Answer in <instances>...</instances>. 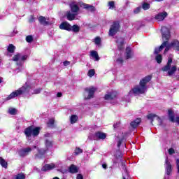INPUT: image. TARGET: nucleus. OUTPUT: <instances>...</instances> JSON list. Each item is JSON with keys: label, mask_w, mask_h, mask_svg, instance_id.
Segmentation results:
<instances>
[{"label": "nucleus", "mask_w": 179, "mask_h": 179, "mask_svg": "<svg viewBox=\"0 0 179 179\" xmlns=\"http://www.w3.org/2000/svg\"><path fill=\"white\" fill-rule=\"evenodd\" d=\"M152 80V76H147L143 78L140 82L139 85L135 86L131 90L129 91V96L134 94L135 96L138 94H143L148 92V85H146L149 82Z\"/></svg>", "instance_id": "1"}, {"label": "nucleus", "mask_w": 179, "mask_h": 179, "mask_svg": "<svg viewBox=\"0 0 179 179\" xmlns=\"http://www.w3.org/2000/svg\"><path fill=\"white\" fill-rule=\"evenodd\" d=\"M161 33L162 36V40L164 43L160 45L159 48H156L155 50L154 53L155 54H159L163 48H166V45H167L169 43V40H170V37L171 35L170 34V29L167 28L166 27H162L161 29Z\"/></svg>", "instance_id": "2"}, {"label": "nucleus", "mask_w": 179, "mask_h": 179, "mask_svg": "<svg viewBox=\"0 0 179 179\" xmlns=\"http://www.w3.org/2000/svg\"><path fill=\"white\" fill-rule=\"evenodd\" d=\"M171 64H173V55H169L166 65L162 69L163 72H167L168 76H173L177 72V66H171Z\"/></svg>", "instance_id": "3"}, {"label": "nucleus", "mask_w": 179, "mask_h": 179, "mask_svg": "<svg viewBox=\"0 0 179 179\" xmlns=\"http://www.w3.org/2000/svg\"><path fill=\"white\" fill-rule=\"evenodd\" d=\"M30 90V87L29 86V83H26L24 86L18 90L13 92L8 96L6 98V100H12V99H15V97H18V96H22V94L24 93H27Z\"/></svg>", "instance_id": "4"}, {"label": "nucleus", "mask_w": 179, "mask_h": 179, "mask_svg": "<svg viewBox=\"0 0 179 179\" xmlns=\"http://www.w3.org/2000/svg\"><path fill=\"white\" fill-rule=\"evenodd\" d=\"M45 145L46 149L40 150L38 148V153L35 155L36 159H42L43 156H44V155H45V153L47 152V150L52 148V141H51V139L50 138H45Z\"/></svg>", "instance_id": "5"}, {"label": "nucleus", "mask_w": 179, "mask_h": 179, "mask_svg": "<svg viewBox=\"0 0 179 179\" xmlns=\"http://www.w3.org/2000/svg\"><path fill=\"white\" fill-rule=\"evenodd\" d=\"M24 134L26 135L27 138H30L31 135L33 136H38V134H40V127H33V126H30L24 129Z\"/></svg>", "instance_id": "6"}, {"label": "nucleus", "mask_w": 179, "mask_h": 179, "mask_svg": "<svg viewBox=\"0 0 179 179\" xmlns=\"http://www.w3.org/2000/svg\"><path fill=\"white\" fill-rule=\"evenodd\" d=\"M97 91V88L94 87H90L85 89L84 99L85 100H90L93 99L94 92Z\"/></svg>", "instance_id": "7"}, {"label": "nucleus", "mask_w": 179, "mask_h": 179, "mask_svg": "<svg viewBox=\"0 0 179 179\" xmlns=\"http://www.w3.org/2000/svg\"><path fill=\"white\" fill-rule=\"evenodd\" d=\"M26 59H27V55H24L20 53H17L13 57V61L17 62V65H18V66H22Z\"/></svg>", "instance_id": "8"}, {"label": "nucleus", "mask_w": 179, "mask_h": 179, "mask_svg": "<svg viewBox=\"0 0 179 179\" xmlns=\"http://www.w3.org/2000/svg\"><path fill=\"white\" fill-rule=\"evenodd\" d=\"M33 149H37V146L34 145L32 148L28 147L26 148H22L18 151V155L20 156V157H26V156H28Z\"/></svg>", "instance_id": "9"}, {"label": "nucleus", "mask_w": 179, "mask_h": 179, "mask_svg": "<svg viewBox=\"0 0 179 179\" xmlns=\"http://www.w3.org/2000/svg\"><path fill=\"white\" fill-rule=\"evenodd\" d=\"M120 30V23L118 22H114L110 29H109V36L110 37H113V36H115L117 33H118V31Z\"/></svg>", "instance_id": "10"}, {"label": "nucleus", "mask_w": 179, "mask_h": 179, "mask_svg": "<svg viewBox=\"0 0 179 179\" xmlns=\"http://www.w3.org/2000/svg\"><path fill=\"white\" fill-rule=\"evenodd\" d=\"M104 99L109 101H111V100H115V99H117V92L115 91L108 92L105 94Z\"/></svg>", "instance_id": "11"}, {"label": "nucleus", "mask_w": 179, "mask_h": 179, "mask_svg": "<svg viewBox=\"0 0 179 179\" xmlns=\"http://www.w3.org/2000/svg\"><path fill=\"white\" fill-rule=\"evenodd\" d=\"M168 13L166 11H164L162 13H159L157 14L155 17V20H157V22H163L164 18L168 16Z\"/></svg>", "instance_id": "12"}, {"label": "nucleus", "mask_w": 179, "mask_h": 179, "mask_svg": "<svg viewBox=\"0 0 179 179\" xmlns=\"http://www.w3.org/2000/svg\"><path fill=\"white\" fill-rule=\"evenodd\" d=\"M59 29H61V30H66L67 31H72V26H71V24H69L68 22H62L59 26Z\"/></svg>", "instance_id": "13"}, {"label": "nucleus", "mask_w": 179, "mask_h": 179, "mask_svg": "<svg viewBox=\"0 0 179 179\" xmlns=\"http://www.w3.org/2000/svg\"><path fill=\"white\" fill-rule=\"evenodd\" d=\"M165 170L167 176H170V174H171V163L169 162L168 157H166L165 160Z\"/></svg>", "instance_id": "14"}, {"label": "nucleus", "mask_w": 179, "mask_h": 179, "mask_svg": "<svg viewBox=\"0 0 179 179\" xmlns=\"http://www.w3.org/2000/svg\"><path fill=\"white\" fill-rule=\"evenodd\" d=\"M80 6L83 9H87V10H90V12H94V10H96V8H94V6L92 5L86 4L85 3H80Z\"/></svg>", "instance_id": "15"}, {"label": "nucleus", "mask_w": 179, "mask_h": 179, "mask_svg": "<svg viewBox=\"0 0 179 179\" xmlns=\"http://www.w3.org/2000/svg\"><path fill=\"white\" fill-rule=\"evenodd\" d=\"M124 41H125V40L124 39V38H117V40L116 41V43H117L118 50H124Z\"/></svg>", "instance_id": "16"}, {"label": "nucleus", "mask_w": 179, "mask_h": 179, "mask_svg": "<svg viewBox=\"0 0 179 179\" xmlns=\"http://www.w3.org/2000/svg\"><path fill=\"white\" fill-rule=\"evenodd\" d=\"M66 16L68 20L72 21V20H75V17L78 16V13H73L72 11H68L66 13Z\"/></svg>", "instance_id": "17"}, {"label": "nucleus", "mask_w": 179, "mask_h": 179, "mask_svg": "<svg viewBox=\"0 0 179 179\" xmlns=\"http://www.w3.org/2000/svg\"><path fill=\"white\" fill-rule=\"evenodd\" d=\"M53 169H55V164H45L42 168V171H49V170H52Z\"/></svg>", "instance_id": "18"}, {"label": "nucleus", "mask_w": 179, "mask_h": 179, "mask_svg": "<svg viewBox=\"0 0 179 179\" xmlns=\"http://www.w3.org/2000/svg\"><path fill=\"white\" fill-rule=\"evenodd\" d=\"M70 8L73 13H78V12H79V6H78V4H76V3H71L70 4Z\"/></svg>", "instance_id": "19"}, {"label": "nucleus", "mask_w": 179, "mask_h": 179, "mask_svg": "<svg viewBox=\"0 0 179 179\" xmlns=\"http://www.w3.org/2000/svg\"><path fill=\"white\" fill-rule=\"evenodd\" d=\"M134 57V52H132V50L131 48L127 47L126 49V59H129Z\"/></svg>", "instance_id": "20"}, {"label": "nucleus", "mask_w": 179, "mask_h": 179, "mask_svg": "<svg viewBox=\"0 0 179 179\" xmlns=\"http://www.w3.org/2000/svg\"><path fill=\"white\" fill-rule=\"evenodd\" d=\"M171 45L175 51H179V41L178 40H174L171 43Z\"/></svg>", "instance_id": "21"}, {"label": "nucleus", "mask_w": 179, "mask_h": 179, "mask_svg": "<svg viewBox=\"0 0 179 179\" xmlns=\"http://www.w3.org/2000/svg\"><path fill=\"white\" fill-rule=\"evenodd\" d=\"M90 56L94 59V61H99L100 57H99V53L96 50H92L90 52Z\"/></svg>", "instance_id": "22"}, {"label": "nucleus", "mask_w": 179, "mask_h": 179, "mask_svg": "<svg viewBox=\"0 0 179 179\" xmlns=\"http://www.w3.org/2000/svg\"><path fill=\"white\" fill-rule=\"evenodd\" d=\"M38 20L41 24H43V26H47V24H50V22H48L47 20V18H45V17H39Z\"/></svg>", "instance_id": "23"}, {"label": "nucleus", "mask_w": 179, "mask_h": 179, "mask_svg": "<svg viewBox=\"0 0 179 179\" xmlns=\"http://www.w3.org/2000/svg\"><path fill=\"white\" fill-rule=\"evenodd\" d=\"M141 118L136 119L134 121L131 122V127H132V128H136V127L141 124Z\"/></svg>", "instance_id": "24"}, {"label": "nucleus", "mask_w": 179, "mask_h": 179, "mask_svg": "<svg viewBox=\"0 0 179 179\" xmlns=\"http://www.w3.org/2000/svg\"><path fill=\"white\" fill-rule=\"evenodd\" d=\"M157 117V120L159 121V124H162V120L160 119V117L156 116V115H153V114H149L148 116H147V118L148 120H152V121H153V118H156Z\"/></svg>", "instance_id": "25"}, {"label": "nucleus", "mask_w": 179, "mask_h": 179, "mask_svg": "<svg viewBox=\"0 0 179 179\" xmlns=\"http://www.w3.org/2000/svg\"><path fill=\"white\" fill-rule=\"evenodd\" d=\"M95 136L99 139H106V138L107 137V135H106V134L100 132V131L96 133Z\"/></svg>", "instance_id": "26"}, {"label": "nucleus", "mask_w": 179, "mask_h": 179, "mask_svg": "<svg viewBox=\"0 0 179 179\" xmlns=\"http://www.w3.org/2000/svg\"><path fill=\"white\" fill-rule=\"evenodd\" d=\"M0 164L3 169H8V162L2 157H0Z\"/></svg>", "instance_id": "27"}, {"label": "nucleus", "mask_w": 179, "mask_h": 179, "mask_svg": "<svg viewBox=\"0 0 179 179\" xmlns=\"http://www.w3.org/2000/svg\"><path fill=\"white\" fill-rule=\"evenodd\" d=\"M78 115H72L70 117V122H71V124H75L78 121Z\"/></svg>", "instance_id": "28"}, {"label": "nucleus", "mask_w": 179, "mask_h": 179, "mask_svg": "<svg viewBox=\"0 0 179 179\" xmlns=\"http://www.w3.org/2000/svg\"><path fill=\"white\" fill-rule=\"evenodd\" d=\"M168 114L169 116V120L170 121H171L172 122H174L175 120H174V114L173 113L172 110H168Z\"/></svg>", "instance_id": "29"}, {"label": "nucleus", "mask_w": 179, "mask_h": 179, "mask_svg": "<svg viewBox=\"0 0 179 179\" xmlns=\"http://www.w3.org/2000/svg\"><path fill=\"white\" fill-rule=\"evenodd\" d=\"M7 50H8V52L13 53V52H15V50H16V48L15 47V45L10 44L8 45Z\"/></svg>", "instance_id": "30"}, {"label": "nucleus", "mask_w": 179, "mask_h": 179, "mask_svg": "<svg viewBox=\"0 0 179 179\" xmlns=\"http://www.w3.org/2000/svg\"><path fill=\"white\" fill-rule=\"evenodd\" d=\"M80 30V27L78 25H73L71 27V31L74 33H78Z\"/></svg>", "instance_id": "31"}, {"label": "nucleus", "mask_w": 179, "mask_h": 179, "mask_svg": "<svg viewBox=\"0 0 179 179\" xmlns=\"http://www.w3.org/2000/svg\"><path fill=\"white\" fill-rule=\"evenodd\" d=\"M70 173H76L78 171V167L75 165H71L69 168Z\"/></svg>", "instance_id": "32"}, {"label": "nucleus", "mask_w": 179, "mask_h": 179, "mask_svg": "<svg viewBox=\"0 0 179 179\" xmlns=\"http://www.w3.org/2000/svg\"><path fill=\"white\" fill-rule=\"evenodd\" d=\"M54 122H55V120L54 118L50 119L48 122V127H49V128L54 127Z\"/></svg>", "instance_id": "33"}, {"label": "nucleus", "mask_w": 179, "mask_h": 179, "mask_svg": "<svg viewBox=\"0 0 179 179\" xmlns=\"http://www.w3.org/2000/svg\"><path fill=\"white\" fill-rule=\"evenodd\" d=\"M94 42L96 44V45H100V44H101V38L100 37H96L94 39Z\"/></svg>", "instance_id": "34"}, {"label": "nucleus", "mask_w": 179, "mask_h": 179, "mask_svg": "<svg viewBox=\"0 0 179 179\" xmlns=\"http://www.w3.org/2000/svg\"><path fill=\"white\" fill-rule=\"evenodd\" d=\"M155 59L157 62V64H162V61H163V57L161 55H157L155 57Z\"/></svg>", "instance_id": "35"}, {"label": "nucleus", "mask_w": 179, "mask_h": 179, "mask_svg": "<svg viewBox=\"0 0 179 179\" xmlns=\"http://www.w3.org/2000/svg\"><path fill=\"white\" fill-rule=\"evenodd\" d=\"M96 73V72L94 71V69H90L89 71H88V76L90 78H93V76H94V74Z\"/></svg>", "instance_id": "36"}, {"label": "nucleus", "mask_w": 179, "mask_h": 179, "mask_svg": "<svg viewBox=\"0 0 179 179\" xmlns=\"http://www.w3.org/2000/svg\"><path fill=\"white\" fill-rule=\"evenodd\" d=\"M8 113L11 115H15V114H16V109L13 108H10L8 109Z\"/></svg>", "instance_id": "37"}, {"label": "nucleus", "mask_w": 179, "mask_h": 179, "mask_svg": "<svg viewBox=\"0 0 179 179\" xmlns=\"http://www.w3.org/2000/svg\"><path fill=\"white\" fill-rule=\"evenodd\" d=\"M150 8V4L147 3H144L143 4V9H144V10H148V9Z\"/></svg>", "instance_id": "38"}, {"label": "nucleus", "mask_w": 179, "mask_h": 179, "mask_svg": "<svg viewBox=\"0 0 179 179\" xmlns=\"http://www.w3.org/2000/svg\"><path fill=\"white\" fill-rule=\"evenodd\" d=\"M80 153H83V150L79 148H76L75 150V155L78 156V155H80Z\"/></svg>", "instance_id": "39"}, {"label": "nucleus", "mask_w": 179, "mask_h": 179, "mask_svg": "<svg viewBox=\"0 0 179 179\" xmlns=\"http://www.w3.org/2000/svg\"><path fill=\"white\" fill-rule=\"evenodd\" d=\"M108 6L109 7V9H114V8L115 7L114 1H109Z\"/></svg>", "instance_id": "40"}, {"label": "nucleus", "mask_w": 179, "mask_h": 179, "mask_svg": "<svg viewBox=\"0 0 179 179\" xmlns=\"http://www.w3.org/2000/svg\"><path fill=\"white\" fill-rule=\"evenodd\" d=\"M165 47H166V48L164 50V54H166L170 50V48H172L171 43H170L169 45L166 43Z\"/></svg>", "instance_id": "41"}, {"label": "nucleus", "mask_w": 179, "mask_h": 179, "mask_svg": "<svg viewBox=\"0 0 179 179\" xmlns=\"http://www.w3.org/2000/svg\"><path fill=\"white\" fill-rule=\"evenodd\" d=\"M26 41H27V43H31V41H33V36H27L26 37Z\"/></svg>", "instance_id": "42"}, {"label": "nucleus", "mask_w": 179, "mask_h": 179, "mask_svg": "<svg viewBox=\"0 0 179 179\" xmlns=\"http://www.w3.org/2000/svg\"><path fill=\"white\" fill-rule=\"evenodd\" d=\"M122 169L126 174H128V172L127 171V168L125 167V162H124V161L122 162Z\"/></svg>", "instance_id": "43"}, {"label": "nucleus", "mask_w": 179, "mask_h": 179, "mask_svg": "<svg viewBox=\"0 0 179 179\" xmlns=\"http://www.w3.org/2000/svg\"><path fill=\"white\" fill-rule=\"evenodd\" d=\"M26 177L23 175V173H20L17 175L16 179H24Z\"/></svg>", "instance_id": "44"}, {"label": "nucleus", "mask_w": 179, "mask_h": 179, "mask_svg": "<svg viewBox=\"0 0 179 179\" xmlns=\"http://www.w3.org/2000/svg\"><path fill=\"white\" fill-rule=\"evenodd\" d=\"M40 93H41V88H38L34 90L33 94H38Z\"/></svg>", "instance_id": "45"}, {"label": "nucleus", "mask_w": 179, "mask_h": 179, "mask_svg": "<svg viewBox=\"0 0 179 179\" xmlns=\"http://www.w3.org/2000/svg\"><path fill=\"white\" fill-rule=\"evenodd\" d=\"M168 152L169 155H174V153H176V151L174 150V148H169L168 150Z\"/></svg>", "instance_id": "46"}, {"label": "nucleus", "mask_w": 179, "mask_h": 179, "mask_svg": "<svg viewBox=\"0 0 179 179\" xmlns=\"http://www.w3.org/2000/svg\"><path fill=\"white\" fill-rule=\"evenodd\" d=\"M45 138H49V139H51V138H52V134L47 133L45 134Z\"/></svg>", "instance_id": "47"}, {"label": "nucleus", "mask_w": 179, "mask_h": 179, "mask_svg": "<svg viewBox=\"0 0 179 179\" xmlns=\"http://www.w3.org/2000/svg\"><path fill=\"white\" fill-rule=\"evenodd\" d=\"M124 60H122V57H120L116 60V62H117V64H122Z\"/></svg>", "instance_id": "48"}, {"label": "nucleus", "mask_w": 179, "mask_h": 179, "mask_svg": "<svg viewBox=\"0 0 179 179\" xmlns=\"http://www.w3.org/2000/svg\"><path fill=\"white\" fill-rule=\"evenodd\" d=\"M34 16H33V15H31L30 16V18H29V23H33V22H34Z\"/></svg>", "instance_id": "49"}, {"label": "nucleus", "mask_w": 179, "mask_h": 179, "mask_svg": "<svg viewBox=\"0 0 179 179\" xmlns=\"http://www.w3.org/2000/svg\"><path fill=\"white\" fill-rule=\"evenodd\" d=\"M141 12V7H138L134 10V13H139Z\"/></svg>", "instance_id": "50"}, {"label": "nucleus", "mask_w": 179, "mask_h": 179, "mask_svg": "<svg viewBox=\"0 0 179 179\" xmlns=\"http://www.w3.org/2000/svg\"><path fill=\"white\" fill-rule=\"evenodd\" d=\"M176 165H177V169H178V173L179 174V159L176 160Z\"/></svg>", "instance_id": "51"}, {"label": "nucleus", "mask_w": 179, "mask_h": 179, "mask_svg": "<svg viewBox=\"0 0 179 179\" xmlns=\"http://www.w3.org/2000/svg\"><path fill=\"white\" fill-rule=\"evenodd\" d=\"M69 64H71V63L68 61H65L64 62H63V64L64 65V66H68V65H69Z\"/></svg>", "instance_id": "52"}, {"label": "nucleus", "mask_w": 179, "mask_h": 179, "mask_svg": "<svg viewBox=\"0 0 179 179\" xmlns=\"http://www.w3.org/2000/svg\"><path fill=\"white\" fill-rule=\"evenodd\" d=\"M76 179H83V176H82L81 174H78L77 176V178Z\"/></svg>", "instance_id": "53"}, {"label": "nucleus", "mask_w": 179, "mask_h": 179, "mask_svg": "<svg viewBox=\"0 0 179 179\" xmlns=\"http://www.w3.org/2000/svg\"><path fill=\"white\" fill-rule=\"evenodd\" d=\"M117 127H120V122L116 123V124H115L113 125V127H114V128H117Z\"/></svg>", "instance_id": "54"}, {"label": "nucleus", "mask_w": 179, "mask_h": 179, "mask_svg": "<svg viewBox=\"0 0 179 179\" xmlns=\"http://www.w3.org/2000/svg\"><path fill=\"white\" fill-rule=\"evenodd\" d=\"M122 141L121 140H119L118 142H117V146L118 148H120V146H121V143H122Z\"/></svg>", "instance_id": "55"}, {"label": "nucleus", "mask_w": 179, "mask_h": 179, "mask_svg": "<svg viewBox=\"0 0 179 179\" xmlns=\"http://www.w3.org/2000/svg\"><path fill=\"white\" fill-rule=\"evenodd\" d=\"M57 96V97H62V93L58 92Z\"/></svg>", "instance_id": "56"}, {"label": "nucleus", "mask_w": 179, "mask_h": 179, "mask_svg": "<svg viewBox=\"0 0 179 179\" xmlns=\"http://www.w3.org/2000/svg\"><path fill=\"white\" fill-rule=\"evenodd\" d=\"M102 167H103V169H107V164H102Z\"/></svg>", "instance_id": "57"}, {"label": "nucleus", "mask_w": 179, "mask_h": 179, "mask_svg": "<svg viewBox=\"0 0 179 179\" xmlns=\"http://www.w3.org/2000/svg\"><path fill=\"white\" fill-rule=\"evenodd\" d=\"M176 122L179 124V116L176 118Z\"/></svg>", "instance_id": "58"}, {"label": "nucleus", "mask_w": 179, "mask_h": 179, "mask_svg": "<svg viewBox=\"0 0 179 179\" xmlns=\"http://www.w3.org/2000/svg\"><path fill=\"white\" fill-rule=\"evenodd\" d=\"M123 179H125V177L123 176Z\"/></svg>", "instance_id": "59"}, {"label": "nucleus", "mask_w": 179, "mask_h": 179, "mask_svg": "<svg viewBox=\"0 0 179 179\" xmlns=\"http://www.w3.org/2000/svg\"><path fill=\"white\" fill-rule=\"evenodd\" d=\"M0 83H1V80H0Z\"/></svg>", "instance_id": "60"}]
</instances>
